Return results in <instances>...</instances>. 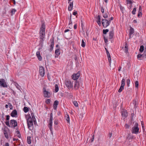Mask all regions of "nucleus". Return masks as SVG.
I'll use <instances>...</instances> for the list:
<instances>
[{
	"mask_svg": "<svg viewBox=\"0 0 146 146\" xmlns=\"http://www.w3.org/2000/svg\"><path fill=\"white\" fill-rule=\"evenodd\" d=\"M6 125L8 127L15 129L17 126V123L15 119H11L10 121V123L9 121L5 122Z\"/></svg>",
	"mask_w": 146,
	"mask_h": 146,
	"instance_id": "1",
	"label": "nucleus"
},
{
	"mask_svg": "<svg viewBox=\"0 0 146 146\" xmlns=\"http://www.w3.org/2000/svg\"><path fill=\"white\" fill-rule=\"evenodd\" d=\"M139 128L138 123L136 122L132 128L131 132L132 134H137L139 132Z\"/></svg>",
	"mask_w": 146,
	"mask_h": 146,
	"instance_id": "2",
	"label": "nucleus"
},
{
	"mask_svg": "<svg viewBox=\"0 0 146 146\" xmlns=\"http://www.w3.org/2000/svg\"><path fill=\"white\" fill-rule=\"evenodd\" d=\"M28 128L30 130H32L33 129V120L31 116L29 117L27 119Z\"/></svg>",
	"mask_w": 146,
	"mask_h": 146,
	"instance_id": "3",
	"label": "nucleus"
},
{
	"mask_svg": "<svg viewBox=\"0 0 146 146\" xmlns=\"http://www.w3.org/2000/svg\"><path fill=\"white\" fill-rule=\"evenodd\" d=\"M53 120V114L52 113H50V118L49 123L48 125V127L49 128L51 133L52 134H53V132L52 129V125Z\"/></svg>",
	"mask_w": 146,
	"mask_h": 146,
	"instance_id": "4",
	"label": "nucleus"
},
{
	"mask_svg": "<svg viewBox=\"0 0 146 146\" xmlns=\"http://www.w3.org/2000/svg\"><path fill=\"white\" fill-rule=\"evenodd\" d=\"M65 83L66 86L69 90L73 88V82L69 80H66Z\"/></svg>",
	"mask_w": 146,
	"mask_h": 146,
	"instance_id": "5",
	"label": "nucleus"
},
{
	"mask_svg": "<svg viewBox=\"0 0 146 146\" xmlns=\"http://www.w3.org/2000/svg\"><path fill=\"white\" fill-rule=\"evenodd\" d=\"M2 129L5 137L6 139H8L9 138L8 133L10 131L9 129L7 126H5L4 128H2Z\"/></svg>",
	"mask_w": 146,
	"mask_h": 146,
	"instance_id": "6",
	"label": "nucleus"
},
{
	"mask_svg": "<svg viewBox=\"0 0 146 146\" xmlns=\"http://www.w3.org/2000/svg\"><path fill=\"white\" fill-rule=\"evenodd\" d=\"M43 93L44 94V96L45 98H49L51 95V93L46 90V88H43Z\"/></svg>",
	"mask_w": 146,
	"mask_h": 146,
	"instance_id": "7",
	"label": "nucleus"
},
{
	"mask_svg": "<svg viewBox=\"0 0 146 146\" xmlns=\"http://www.w3.org/2000/svg\"><path fill=\"white\" fill-rule=\"evenodd\" d=\"M125 85V79L124 78H123L121 81V85L119 89L118 90L119 92L120 93L124 89V86Z\"/></svg>",
	"mask_w": 146,
	"mask_h": 146,
	"instance_id": "8",
	"label": "nucleus"
},
{
	"mask_svg": "<svg viewBox=\"0 0 146 146\" xmlns=\"http://www.w3.org/2000/svg\"><path fill=\"white\" fill-rule=\"evenodd\" d=\"M102 22V25L104 28H106L110 25V22L107 19H103Z\"/></svg>",
	"mask_w": 146,
	"mask_h": 146,
	"instance_id": "9",
	"label": "nucleus"
},
{
	"mask_svg": "<svg viewBox=\"0 0 146 146\" xmlns=\"http://www.w3.org/2000/svg\"><path fill=\"white\" fill-rule=\"evenodd\" d=\"M80 76V72L78 71L76 74H74L71 77L74 80H76Z\"/></svg>",
	"mask_w": 146,
	"mask_h": 146,
	"instance_id": "10",
	"label": "nucleus"
},
{
	"mask_svg": "<svg viewBox=\"0 0 146 146\" xmlns=\"http://www.w3.org/2000/svg\"><path fill=\"white\" fill-rule=\"evenodd\" d=\"M41 26L40 28L39 32H44L45 31L46 26L45 23L43 21L41 22Z\"/></svg>",
	"mask_w": 146,
	"mask_h": 146,
	"instance_id": "11",
	"label": "nucleus"
},
{
	"mask_svg": "<svg viewBox=\"0 0 146 146\" xmlns=\"http://www.w3.org/2000/svg\"><path fill=\"white\" fill-rule=\"evenodd\" d=\"M39 73L40 76L43 77L44 74V68L42 66H40L39 67Z\"/></svg>",
	"mask_w": 146,
	"mask_h": 146,
	"instance_id": "12",
	"label": "nucleus"
},
{
	"mask_svg": "<svg viewBox=\"0 0 146 146\" xmlns=\"http://www.w3.org/2000/svg\"><path fill=\"white\" fill-rule=\"evenodd\" d=\"M39 34L40 38L41 40L40 41L42 42L44 40V39L45 37V32H39Z\"/></svg>",
	"mask_w": 146,
	"mask_h": 146,
	"instance_id": "13",
	"label": "nucleus"
},
{
	"mask_svg": "<svg viewBox=\"0 0 146 146\" xmlns=\"http://www.w3.org/2000/svg\"><path fill=\"white\" fill-rule=\"evenodd\" d=\"M0 86L4 88L7 87V85L5 82L4 79H1L0 80Z\"/></svg>",
	"mask_w": 146,
	"mask_h": 146,
	"instance_id": "14",
	"label": "nucleus"
},
{
	"mask_svg": "<svg viewBox=\"0 0 146 146\" xmlns=\"http://www.w3.org/2000/svg\"><path fill=\"white\" fill-rule=\"evenodd\" d=\"M50 41L51 42V44L50 45V48L49 49V51L51 52L52 51L54 45V38L50 39Z\"/></svg>",
	"mask_w": 146,
	"mask_h": 146,
	"instance_id": "15",
	"label": "nucleus"
},
{
	"mask_svg": "<svg viewBox=\"0 0 146 146\" xmlns=\"http://www.w3.org/2000/svg\"><path fill=\"white\" fill-rule=\"evenodd\" d=\"M129 48L127 42H125L124 43V48L123 49L124 52L127 54L128 53Z\"/></svg>",
	"mask_w": 146,
	"mask_h": 146,
	"instance_id": "16",
	"label": "nucleus"
},
{
	"mask_svg": "<svg viewBox=\"0 0 146 146\" xmlns=\"http://www.w3.org/2000/svg\"><path fill=\"white\" fill-rule=\"evenodd\" d=\"M121 115L123 117L126 118L128 116V114L127 110L123 109L121 111Z\"/></svg>",
	"mask_w": 146,
	"mask_h": 146,
	"instance_id": "17",
	"label": "nucleus"
},
{
	"mask_svg": "<svg viewBox=\"0 0 146 146\" xmlns=\"http://www.w3.org/2000/svg\"><path fill=\"white\" fill-rule=\"evenodd\" d=\"M80 86V84L79 82L76 80L75 82V84L74 85V88L75 90H78Z\"/></svg>",
	"mask_w": 146,
	"mask_h": 146,
	"instance_id": "18",
	"label": "nucleus"
},
{
	"mask_svg": "<svg viewBox=\"0 0 146 146\" xmlns=\"http://www.w3.org/2000/svg\"><path fill=\"white\" fill-rule=\"evenodd\" d=\"M68 3H69V4L68 7V10L69 11H70L72 9L73 7V2L72 1L71 2L69 1Z\"/></svg>",
	"mask_w": 146,
	"mask_h": 146,
	"instance_id": "19",
	"label": "nucleus"
},
{
	"mask_svg": "<svg viewBox=\"0 0 146 146\" xmlns=\"http://www.w3.org/2000/svg\"><path fill=\"white\" fill-rule=\"evenodd\" d=\"M142 7L140 5L139 7V11L138 12V14L137 15V17H139L140 16L141 17L142 15Z\"/></svg>",
	"mask_w": 146,
	"mask_h": 146,
	"instance_id": "20",
	"label": "nucleus"
},
{
	"mask_svg": "<svg viewBox=\"0 0 146 146\" xmlns=\"http://www.w3.org/2000/svg\"><path fill=\"white\" fill-rule=\"evenodd\" d=\"M17 110H14L12 111L11 113V115L13 117H16V116L17 115Z\"/></svg>",
	"mask_w": 146,
	"mask_h": 146,
	"instance_id": "21",
	"label": "nucleus"
},
{
	"mask_svg": "<svg viewBox=\"0 0 146 146\" xmlns=\"http://www.w3.org/2000/svg\"><path fill=\"white\" fill-rule=\"evenodd\" d=\"M59 104L58 101L57 100H55L54 102L53 105V109L56 110V109L57 106Z\"/></svg>",
	"mask_w": 146,
	"mask_h": 146,
	"instance_id": "22",
	"label": "nucleus"
},
{
	"mask_svg": "<svg viewBox=\"0 0 146 146\" xmlns=\"http://www.w3.org/2000/svg\"><path fill=\"white\" fill-rule=\"evenodd\" d=\"M36 56L38 58V60L41 61L42 60V57L40 55V51H37L36 53Z\"/></svg>",
	"mask_w": 146,
	"mask_h": 146,
	"instance_id": "23",
	"label": "nucleus"
},
{
	"mask_svg": "<svg viewBox=\"0 0 146 146\" xmlns=\"http://www.w3.org/2000/svg\"><path fill=\"white\" fill-rule=\"evenodd\" d=\"M106 53L107 55V56L108 57V59L109 61V62L110 64V65L111 63V58L110 55V53L109 51L107 52H106Z\"/></svg>",
	"mask_w": 146,
	"mask_h": 146,
	"instance_id": "24",
	"label": "nucleus"
},
{
	"mask_svg": "<svg viewBox=\"0 0 146 146\" xmlns=\"http://www.w3.org/2000/svg\"><path fill=\"white\" fill-rule=\"evenodd\" d=\"M55 53L56 54L55 57H58L60 54V50L59 49H57L55 50Z\"/></svg>",
	"mask_w": 146,
	"mask_h": 146,
	"instance_id": "25",
	"label": "nucleus"
},
{
	"mask_svg": "<svg viewBox=\"0 0 146 146\" xmlns=\"http://www.w3.org/2000/svg\"><path fill=\"white\" fill-rule=\"evenodd\" d=\"M109 39H112L114 35V32L113 30L110 31L109 33Z\"/></svg>",
	"mask_w": 146,
	"mask_h": 146,
	"instance_id": "26",
	"label": "nucleus"
},
{
	"mask_svg": "<svg viewBox=\"0 0 146 146\" xmlns=\"http://www.w3.org/2000/svg\"><path fill=\"white\" fill-rule=\"evenodd\" d=\"M134 32V29L131 27L129 31V36H131Z\"/></svg>",
	"mask_w": 146,
	"mask_h": 146,
	"instance_id": "27",
	"label": "nucleus"
},
{
	"mask_svg": "<svg viewBox=\"0 0 146 146\" xmlns=\"http://www.w3.org/2000/svg\"><path fill=\"white\" fill-rule=\"evenodd\" d=\"M144 57V56L143 54H138L137 56V59L140 60H142L143 59H140L139 58H143Z\"/></svg>",
	"mask_w": 146,
	"mask_h": 146,
	"instance_id": "28",
	"label": "nucleus"
},
{
	"mask_svg": "<svg viewBox=\"0 0 146 146\" xmlns=\"http://www.w3.org/2000/svg\"><path fill=\"white\" fill-rule=\"evenodd\" d=\"M17 11V10L16 9H11V16H13V15H14L15 14V12H16Z\"/></svg>",
	"mask_w": 146,
	"mask_h": 146,
	"instance_id": "29",
	"label": "nucleus"
},
{
	"mask_svg": "<svg viewBox=\"0 0 146 146\" xmlns=\"http://www.w3.org/2000/svg\"><path fill=\"white\" fill-rule=\"evenodd\" d=\"M15 85L18 89L20 90L21 89V87L16 82H15Z\"/></svg>",
	"mask_w": 146,
	"mask_h": 146,
	"instance_id": "30",
	"label": "nucleus"
},
{
	"mask_svg": "<svg viewBox=\"0 0 146 146\" xmlns=\"http://www.w3.org/2000/svg\"><path fill=\"white\" fill-rule=\"evenodd\" d=\"M55 92H58L59 90V87L58 85L56 84L55 85Z\"/></svg>",
	"mask_w": 146,
	"mask_h": 146,
	"instance_id": "31",
	"label": "nucleus"
},
{
	"mask_svg": "<svg viewBox=\"0 0 146 146\" xmlns=\"http://www.w3.org/2000/svg\"><path fill=\"white\" fill-rule=\"evenodd\" d=\"M27 142L28 144H30L31 143V137L30 136H28L27 137Z\"/></svg>",
	"mask_w": 146,
	"mask_h": 146,
	"instance_id": "32",
	"label": "nucleus"
},
{
	"mask_svg": "<svg viewBox=\"0 0 146 146\" xmlns=\"http://www.w3.org/2000/svg\"><path fill=\"white\" fill-rule=\"evenodd\" d=\"M65 117L68 123H69L70 122V117L69 115H66Z\"/></svg>",
	"mask_w": 146,
	"mask_h": 146,
	"instance_id": "33",
	"label": "nucleus"
},
{
	"mask_svg": "<svg viewBox=\"0 0 146 146\" xmlns=\"http://www.w3.org/2000/svg\"><path fill=\"white\" fill-rule=\"evenodd\" d=\"M23 110L25 113H27L29 111V108L26 107H24Z\"/></svg>",
	"mask_w": 146,
	"mask_h": 146,
	"instance_id": "34",
	"label": "nucleus"
},
{
	"mask_svg": "<svg viewBox=\"0 0 146 146\" xmlns=\"http://www.w3.org/2000/svg\"><path fill=\"white\" fill-rule=\"evenodd\" d=\"M144 50V46L143 45H141L140 46V48L139 49V51L141 52H142Z\"/></svg>",
	"mask_w": 146,
	"mask_h": 146,
	"instance_id": "35",
	"label": "nucleus"
},
{
	"mask_svg": "<svg viewBox=\"0 0 146 146\" xmlns=\"http://www.w3.org/2000/svg\"><path fill=\"white\" fill-rule=\"evenodd\" d=\"M81 46L82 47L84 48L86 45V43L84 42V40L82 39V40Z\"/></svg>",
	"mask_w": 146,
	"mask_h": 146,
	"instance_id": "36",
	"label": "nucleus"
},
{
	"mask_svg": "<svg viewBox=\"0 0 146 146\" xmlns=\"http://www.w3.org/2000/svg\"><path fill=\"white\" fill-rule=\"evenodd\" d=\"M51 102V100L49 99H47L45 101V103L47 104H50Z\"/></svg>",
	"mask_w": 146,
	"mask_h": 146,
	"instance_id": "37",
	"label": "nucleus"
},
{
	"mask_svg": "<svg viewBox=\"0 0 146 146\" xmlns=\"http://www.w3.org/2000/svg\"><path fill=\"white\" fill-rule=\"evenodd\" d=\"M108 31V29H104L103 30V33L104 34H106Z\"/></svg>",
	"mask_w": 146,
	"mask_h": 146,
	"instance_id": "38",
	"label": "nucleus"
},
{
	"mask_svg": "<svg viewBox=\"0 0 146 146\" xmlns=\"http://www.w3.org/2000/svg\"><path fill=\"white\" fill-rule=\"evenodd\" d=\"M73 103L76 107H78V104L77 101H74L73 102Z\"/></svg>",
	"mask_w": 146,
	"mask_h": 146,
	"instance_id": "39",
	"label": "nucleus"
},
{
	"mask_svg": "<svg viewBox=\"0 0 146 146\" xmlns=\"http://www.w3.org/2000/svg\"><path fill=\"white\" fill-rule=\"evenodd\" d=\"M126 1L127 4H129L130 5H132L133 2L131 0H127Z\"/></svg>",
	"mask_w": 146,
	"mask_h": 146,
	"instance_id": "40",
	"label": "nucleus"
},
{
	"mask_svg": "<svg viewBox=\"0 0 146 146\" xmlns=\"http://www.w3.org/2000/svg\"><path fill=\"white\" fill-rule=\"evenodd\" d=\"M139 86V82L138 81H136L135 83V87L138 88Z\"/></svg>",
	"mask_w": 146,
	"mask_h": 146,
	"instance_id": "41",
	"label": "nucleus"
},
{
	"mask_svg": "<svg viewBox=\"0 0 146 146\" xmlns=\"http://www.w3.org/2000/svg\"><path fill=\"white\" fill-rule=\"evenodd\" d=\"M130 80L129 79H127V85L128 87L129 86L130 83Z\"/></svg>",
	"mask_w": 146,
	"mask_h": 146,
	"instance_id": "42",
	"label": "nucleus"
},
{
	"mask_svg": "<svg viewBox=\"0 0 146 146\" xmlns=\"http://www.w3.org/2000/svg\"><path fill=\"white\" fill-rule=\"evenodd\" d=\"M136 8H134V9H133L132 12V14H133V15H135V12H136Z\"/></svg>",
	"mask_w": 146,
	"mask_h": 146,
	"instance_id": "43",
	"label": "nucleus"
},
{
	"mask_svg": "<svg viewBox=\"0 0 146 146\" xmlns=\"http://www.w3.org/2000/svg\"><path fill=\"white\" fill-rule=\"evenodd\" d=\"M119 7L121 11L123 13L124 9V7L121 5L119 6Z\"/></svg>",
	"mask_w": 146,
	"mask_h": 146,
	"instance_id": "44",
	"label": "nucleus"
},
{
	"mask_svg": "<svg viewBox=\"0 0 146 146\" xmlns=\"http://www.w3.org/2000/svg\"><path fill=\"white\" fill-rule=\"evenodd\" d=\"M103 16L105 19H106L108 17V14L107 13L103 14Z\"/></svg>",
	"mask_w": 146,
	"mask_h": 146,
	"instance_id": "45",
	"label": "nucleus"
},
{
	"mask_svg": "<svg viewBox=\"0 0 146 146\" xmlns=\"http://www.w3.org/2000/svg\"><path fill=\"white\" fill-rule=\"evenodd\" d=\"M71 15L70 17V21L69 23V25H72V22L71 20Z\"/></svg>",
	"mask_w": 146,
	"mask_h": 146,
	"instance_id": "46",
	"label": "nucleus"
},
{
	"mask_svg": "<svg viewBox=\"0 0 146 146\" xmlns=\"http://www.w3.org/2000/svg\"><path fill=\"white\" fill-rule=\"evenodd\" d=\"M125 127L126 129H129V125L128 124L126 123L125 124Z\"/></svg>",
	"mask_w": 146,
	"mask_h": 146,
	"instance_id": "47",
	"label": "nucleus"
},
{
	"mask_svg": "<svg viewBox=\"0 0 146 146\" xmlns=\"http://www.w3.org/2000/svg\"><path fill=\"white\" fill-rule=\"evenodd\" d=\"M8 104L9 106V108H10V109H13V106L10 103H8Z\"/></svg>",
	"mask_w": 146,
	"mask_h": 146,
	"instance_id": "48",
	"label": "nucleus"
},
{
	"mask_svg": "<svg viewBox=\"0 0 146 146\" xmlns=\"http://www.w3.org/2000/svg\"><path fill=\"white\" fill-rule=\"evenodd\" d=\"M144 56V57L146 58V48H145L144 53L143 54Z\"/></svg>",
	"mask_w": 146,
	"mask_h": 146,
	"instance_id": "49",
	"label": "nucleus"
},
{
	"mask_svg": "<svg viewBox=\"0 0 146 146\" xmlns=\"http://www.w3.org/2000/svg\"><path fill=\"white\" fill-rule=\"evenodd\" d=\"M101 11L102 13H104V10L103 7H101Z\"/></svg>",
	"mask_w": 146,
	"mask_h": 146,
	"instance_id": "50",
	"label": "nucleus"
},
{
	"mask_svg": "<svg viewBox=\"0 0 146 146\" xmlns=\"http://www.w3.org/2000/svg\"><path fill=\"white\" fill-rule=\"evenodd\" d=\"M97 19V21H101L100 16V15H98Z\"/></svg>",
	"mask_w": 146,
	"mask_h": 146,
	"instance_id": "51",
	"label": "nucleus"
},
{
	"mask_svg": "<svg viewBox=\"0 0 146 146\" xmlns=\"http://www.w3.org/2000/svg\"><path fill=\"white\" fill-rule=\"evenodd\" d=\"M94 135H93L92 136L91 139V142H92L94 141Z\"/></svg>",
	"mask_w": 146,
	"mask_h": 146,
	"instance_id": "52",
	"label": "nucleus"
},
{
	"mask_svg": "<svg viewBox=\"0 0 146 146\" xmlns=\"http://www.w3.org/2000/svg\"><path fill=\"white\" fill-rule=\"evenodd\" d=\"M6 119L7 120L9 121V119L10 116L9 115H7L6 116Z\"/></svg>",
	"mask_w": 146,
	"mask_h": 146,
	"instance_id": "53",
	"label": "nucleus"
},
{
	"mask_svg": "<svg viewBox=\"0 0 146 146\" xmlns=\"http://www.w3.org/2000/svg\"><path fill=\"white\" fill-rule=\"evenodd\" d=\"M77 14V12L74 10L73 13V15H76Z\"/></svg>",
	"mask_w": 146,
	"mask_h": 146,
	"instance_id": "54",
	"label": "nucleus"
},
{
	"mask_svg": "<svg viewBox=\"0 0 146 146\" xmlns=\"http://www.w3.org/2000/svg\"><path fill=\"white\" fill-rule=\"evenodd\" d=\"M112 136V134L111 133H109L108 135V137H109V138H110Z\"/></svg>",
	"mask_w": 146,
	"mask_h": 146,
	"instance_id": "55",
	"label": "nucleus"
},
{
	"mask_svg": "<svg viewBox=\"0 0 146 146\" xmlns=\"http://www.w3.org/2000/svg\"><path fill=\"white\" fill-rule=\"evenodd\" d=\"M54 123L56 125L58 124V122L57 121L55 120L54 121Z\"/></svg>",
	"mask_w": 146,
	"mask_h": 146,
	"instance_id": "56",
	"label": "nucleus"
},
{
	"mask_svg": "<svg viewBox=\"0 0 146 146\" xmlns=\"http://www.w3.org/2000/svg\"><path fill=\"white\" fill-rule=\"evenodd\" d=\"M113 19V17H111L110 19H109L108 21H109V22H110V23L111 22V21Z\"/></svg>",
	"mask_w": 146,
	"mask_h": 146,
	"instance_id": "57",
	"label": "nucleus"
},
{
	"mask_svg": "<svg viewBox=\"0 0 146 146\" xmlns=\"http://www.w3.org/2000/svg\"><path fill=\"white\" fill-rule=\"evenodd\" d=\"M47 77H48V80L49 81H50L51 80L50 76L49 75L47 74Z\"/></svg>",
	"mask_w": 146,
	"mask_h": 146,
	"instance_id": "58",
	"label": "nucleus"
},
{
	"mask_svg": "<svg viewBox=\"0 0 146 146\" xmlns=\"http://www.w3.org/2000/svg\"><path fill=\"white\" fill-rule=\"evenodd\" d=\"M97 22L98 24L100 26L101 25V21H97Z\"/></svg>",
	"mask_w": 146,
	"mask_h": 146,
	"instance_id": "59",
	"label": "nucleus"
},
{
	"mask_svg": "<svg viewBox=\"0 0 146 146\" xmlns=\"http://www.w3.org/2000/svg\"><path fill=\"white\" fill-rule=\"evenodd\" d=\"M77 25L76 24H75V25L74 26V28L75 29H77Z\"/></svg>",
	"mask_w": 146,
	"mask_h": 146,
	"instance_id": "60",
	"label": "nucleus"
},
{
	"mask_svg": "<svg viewBox=\"0 0 146 146\" xmlns=\"http://www.w3.org/2000/svg\"><path fill=\"white\" fill-rule=\"evenodd\" d=\"M104 41L105 43L107 42H108V40L105 37H104Z\"/></svg>",
	"mask_w": 146,
	"mask_h": 146,
	"instance_id": "61",
	"label": "nucleus"
},
{
	"mask_svg": "<svg viewBox=\"0 0 146 146\" xmlns=\"http://www.w3.org/2000/svg\"><path fill=\"white\" fill-rule=\"evenodd\" d=\"M121 66H119L118 68V70L119 71H120L121 69Z\"/></svg>",
	"mask_w": 146,
	"mask_h": 146,
	"instance_id": "62",
	"label": "nucleus"
},
{
	"mask_svg": "<svg viewBox=\"0 0 146 146\" xmlns=\"http://www.w3.org/2000/svg\"><path fill=\"white\" fill-rule=\"evenodd\" d=\"M132 5L130 4L129 6V7H128L129 8V9H131V8L132 7Z\"/></svg>",
	"mask_w": 146,
	"mask_h": 146,
	"instance_id": "63",
	"label": "nucleus"
},
{
	"mask_svg": "<svg viewBox=\"0 0 146 146\" xmlns=\"http://www.w3.org/2000/svg\"><path fill=\"white\" fill-rule=\"evenodd\" d=\"M4 146H9V144L8 143H5V144Z\"/></svg>",
	"mask_w": 146,
	"mask_h": 146,
	"instance_id": "64",
	"label": "nucleus"
}]
</instances>
